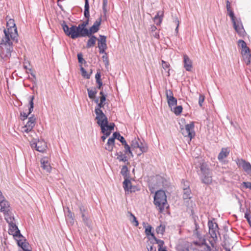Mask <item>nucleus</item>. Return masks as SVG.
Wrapping results in <instances>:
<instances>
[{"label": "nucleus", "mask_w": 251, "mask_h": 251, "mask_svg": "<svg viewBox=\"0 0 251 251\" xmlns=\"http://www.w3.org/2000/svg\"><path fill=\"white\" fill-rule=\"evenodd\" d=\"M153 203L155 205L158 207L160 212H162L167 203V196L164 191L160 190L156 192Z\"/></svg>", "instance_id": "nucleus-2"}, {"label": "nucleus", "mask_w": 251, "mask_h": 251, "mask_svg": "<svg viewBox=\"0 0 251 251\" xmlns=\"http://www.w3.org/2000/svg\"><path fill=\"white\" fill-rule=\"evenodd\" d=\"M186 188L183 187V198L184 200L190 199L192 198L191 191L189 188V182H186Z\"/></svg>", "instance_id": "nucleus-22"}, {"label": "nucleus", "mask_w": 251, "mask_h": 251, "mask_svg": "<svg viewBox=\"0 0 251 251\" xmlns=\"http://www.w3.org/2000/svg\"><path fill=\"white\" fill-rule=\"evenodd\" d=\"M174 108V112L176 115H179L182 111L183 108L181 105H179L177 106H174L173 107Z\"/></svg>", "instance_id": "nucleus-42"}, {"label": "nucleus", "mask_w": 251, "mask_h": 251, "mask_svg": "<svg viewBox=\"0 0 251 251\" xmlns=\"http://www.w3.org/2000/svg\"><path fill=\"white\" fill-rule=\"evenodd\" d=\"M233 24V27L235 29V30H236V31L239 34H241L242 32V30H243V27L242 25H241V26L239 25L238 24H237L236 23V22H234L232 23Z\"/></svg>", "instance_id": "nucleus-38"}, {"label": "nucleus", "mask_w": 251, "mask_h": 251, "mask_svg": "<svg viewBox=\"0 0 251 251\" xmlns=\"http://www.w3.org/2000/svg\"><path fill=\"white\" fill-rule=\"evenodd\" d=\"M114 136H115V138L118 140L124 146L125 148V152L126 154H129L131 156L133 157V154L131 150L130 147L127 144L126 141L124 137L120 135L119 132H115Z\"/></svg>", "instance_id": "nucleus-6"}, {"label": "nucleus", "mask_w": 251, "mask_h": 251, "mask_svg": "<svg viewBox=\"0 0 251 251\" xmlns=\"http://www.w3.org/2000/svg\"><path fill=\"white\" fill-rule=\"evenodd\" d=\"M115 136H114V132L113 133L112 137L109 138L105 145V149L109 151H112L113 147L115 146Z\"/></svg>", "instance_id": "nucleus-18"}, {"label": "nucleus", "mask_w": 251, "mask_h": 251, "mask_svg": "<svg viewBox=\"0 0 251 251\" xmlns=\"http://www.w3.org/2000/svg\"><path fill=\"white\" fill-rule=\"evenodd\" d=\"M100 128H101V131L103 134L101 137V139H102L103 142H104L106 138L110 135L111 132L106 131V130H105L104 127H100Z\"/></svg>", "instance_id": "nucleus-37"}, {"label": "nucleus", "mask_w": 251, "mask_h": 251, "mask_svg": "<svg viewBox=\"0 0 251 251\" xmlns=\"http://www.w3.org/2000/svg\"><path fill=\"white\" fill-rule=\"evenodd\" d=\"M90 38L87 41L86 44L87 48H90L94 47L96 44V41L97 40V38L95 35H91L89 37Z\"/></svg>", "instance_id": "nucleus-26"}, {"label": "nucleus", "mask_w": 251, "mask_h": 251, "mask_svg": "<svg viewBox=\"0 0 251 251\" xmlns=\"http://www.w3.org/2000/svg\"><path fill=\"white\" fill-rule=\"evenodd\" d=\"M238 44L239 47L242 49V53L245 52V53L249 52L250 50V48L247 47L246 43L243 40H239L238 41Z\"/></svg>", "instance_id": "nucleus-28"}, {"label": "nucleus", "mask_w": 251, "mask_h": 251, "mask_svg": "<svg viewBox=\"0 0 251 251\" xmlns=\"http://www.w3.org/2000/svg\"><path fill=\"white\" fill-rule=\"evenodd\" d=\"M98 41V47H107L106 44V37L104 35H100Z\"/></svg>", "instance_id": "nucleus-24"}, {"label": "nucleus", "mask_w": 251, "mask_h": 251, "mask_svg": "<svg viewBox=\"0 0 251 251\" xmlns=\"http://www.w3.org/2000/svg\"><path fill=\"white\" fill-rule=\"evenodd\" d=\"M7 29H4V36L5 34L8 36V37L11 38L13 41L17 42L18 39L17 38L18 36V32L16 25L14 23L13 19H9L6 24Z\"/></svg>", "instance_id": "nucleus-3"}, {"label": "nucleus", "mask_w": 251, "mask_h": 251, "mask_svg": "<svg viewBox=\"0 0 251 251\" xmlns=\"http://www.w3.org/2000/svg\"><path fill=\"white\" fill-rule=\"evenodd\" d=\"M77 56L79 63L82 64L83 62H86L85 60L83 58V55L81 53H78Z\"/></svg>", "instance_id": "nucleus-56"}, {"label": "nucleus", "mask_w": 251, "mask_h": 251, "mask_svg": "<svg viewBox=\"0 0 251 251\" xmlns=\"http://www.w3.org/2000/svg\"><path fill=\"white\" fill-rule=\"evenodd\" d=\"M30 146L32 149H35L36 151L41 152L46 151L47 147L46 143L44 141L39 140L37 142L32 141L30 142Z\"/></svg>", "instance_id": "nucleus-9"}, {"label": "nucleus", "mask_w": 251, "mask_h": 251, "mask_svg": "<svg viewBox=\"0 0 251 251\" xmlns=\"http://www.w3.org/2000/svg\"><path fill=\"white\" fill-rule=\"evenodd\" d=\"M28 247L29 243L26 241L25 239L24 241V244H23L21 248L24 251H26V250H30L28 249Z\"/></svg>", "instance_id": "nucleus-53"}, {"label": "nucleus", "mask_w": 251, "mask_h": 251, "mask_svg": "<svg viewBox=\"0 0 251 251\" xmlns=\"http://www.w3.org/2000/svg\"><path fill=\"white\" fill-rule=\"evenodd\" d=\"M36 118L34 115H32L28 118V121L25 125L23 127V132L28 133L31 132L33 128L35 125Z\"/></svg>", "instance_id": "nucleus-11"}, {"label": "nucleus", "mask_w": 251, "mask_h": 251, "mask_svg": "<svg viewBox=\"0 0 251 251\" xmlns=\"http://www.w3.org/2000/svg\"><path fill=\"white\" fill-rule=\"evenodd\" d=\"M115 127V124L114 123H110L109 124V123L106 125L104 126V128L106 131H111L114 129Z\"/></svg>", "instance_id": "nucleus-43"}, {"label": "nucleus", "mask_w": 251, "mask_h": 251, "mask_svg": "<svg viewBox=\"0 0 251 251\" xmlns=\"http://www.w3.org/2000/svg\"><path fill=\"white\" fill-rule=\"evenodd\" d=\"M227 12H228V15H229V16L230 17V18L231 19L232 23L235 22L236 21V17L234 15V12L232 10H230L229 11H227Z\"/></svg>", "instance_id": "nucleus-50"}, {"label": "nucleus", "mask_w": 251, "mask_h": 251, "mask_svg": "<svg viewBox=\"0 0 251 251\" xmlns=\"http://www.w3.org/2000/svg\"><path fill=\"white\" fill-rule=\"evenodd\" d=\"M204 100V96L202 95H200L199 99V104L200 106H202V103Z\"/></svg>", "instance_id": "nucleus-60"}, {"label": "nucleus", "mask_w": 251, "mask_h": 251, "mask_svg": "<svg viewBox=\"0 0 251 251\" xmlns=\"http://www.w3.org/2000/svg\"><path fill=\"white\" fill-rule=\"evenodd\" d=\"M5 219L9 225L12 224V223H14L13 222V220H14V217L6 215L5 216Z\"/></svg>", "instance_id": "nucleus-55"}, {"label": "nucleus", "mask_w": 251, "mask_h": 251, "mask_svg": "<svg viewBox=\"0 0 251 251\" xmlns=\"http://www.w3.org/2000/svg\"><path fill=\"white\" fill-rule=\"evenodd\" d=\"M8 233L9 234L12 235L15 237H18L19 238H24V236L21 234L20 230L19 229L15 223L9 225Z\"/></svg>", "instance_id": "nucleus-13"}, {"label": "nucleus", "mask_w": 251, "mask_h": 251, "mask_svg": "<svg viewBox=\"0 0 251 251\" xmlns=\"http://www.w3.org/2000/svg\"><path fill=\"white\" fill-rule=\"evenodd\" d=\"M61 25L65 34L67 36L70 37L73 39H75V36L77 35L75 33L77 28L76 25H71V26L69 27L65 21L62 22Z\"/></svg>", "instance_id": "nucleus-4"}, {"label": "nucleus", "mask_w": 251, "mask_h": 251, "mask_svg": "<svg viewBox=\"0 0 251 251\" xmlns=\"http://www.w3.org/2000/svg\"><path fill=\"white\" fill-rule=\"evenodd\" d=\"M185 130H187V132H191L192 135L194 137L195 135V132L194 131V124L193 122H191L189 124H186L185 127H183Z\"/></svg>", "instance_id": "nucleus-27"}, {"label": "nucleus", "mask_w": 251, "mask_h": 251, "mask_svg": "<svg viewBox=\"0 0 251 251\" xmlns=\"http://www.w3.org/2000/svg\"><path fill=\"white\" fill-rule=\"evenodd\" d=\"M9 207V204L8 201L4 199L0 201V211L3 213L4 216H9V212L10 211Z\"/></svg>", "instance_id": "nucleus-15"}, {"label": "nucleus", "mask_w": 251, "mask_h": 251, "mask_svg": "<svg viewBox=\"0 0 251 251\" xmlns=\"http://www.w3.org/2000/svg\"><path fill=\"white\" fill-rule=\"evenodd\" d=\"M101 16L94 23L93 25L100 28L101 23Z\"/></svg>", "instance_id": "nucleus-58"}, {"label": "nucleus", "mask_w": 251, "mask_h": 251, "mask_svg": "<svg viewBox=\"0 0 251 251\" xmlns=\"http://www.w3.org/2000/svg\"><path fill=\"white\" fill-rule=\"evenodd\" d=\"M180 132L184 137H188V138H189L190 141H191L192 139L194 137L192 135L191 132L188 133V132H187V130H185V129L183 127H180Z\"/></svg>", "instance_id": "nucleus-39"}, {"label": "nucleus", "mask_w": 251, "mask_h": 251, "mask_svg": "<svg viewBox=\"0 0 251 251\" xmlns=\"http://www.w3.org/2000/svg\"><path fill=\"white\" fill-rule=\"evenodd\" d=\"M79 212L81 215L86 214L89 212L88 209L82 205L79 206Z\"/></svg>", "instance_id": "nucleus-46"}, {"label": "nucleus", "mask_w": 251, "mask_h": 251, "mask_svg": "<svg viewBox=\"0 0 251 251\" xmlns=\"http://www.w3.org/2000/svg\"><path fill=\"white\" fill-rule=\"evenodd\" d=\"M174 22L176 24V27L175 29V31L176 33L178 32V26H179V21H178V19L177 18V17H174Z\"/></svg>", "instance_id": "nucleus-59"}, {"label": "nucleus", "mask_w": 251, "mask_h": 251, "mask_svg": "<svg viewBox=\"0 0 251 251\" xmlns=\"http://www.w3.org/2000/svg\"><path fill=\"white\" fill-rule=\"evenodd\" d=\"M229 153V150L228 148H222L221 151L218 154V159L220 161L223 160V159L226 158Z\"/></svg>", "instance_id": "nucleus-23"}, {"label": "nucleus", "mask_w": 251, "mask_h": 251, "mask_svg": "<svg viewBox=\"0 0 251 251\" xmlns=\"http://www.w3.org/2000/svg\"><path fill=\"white\" fill-rule=\"evenodd\" d=\"M140 139L138 138H134L132 141L131 143V147L133 150L134 149L139 148L140 144Z\"/></svg>", "instance_id": "nucleus-36"}, {"label": "nucleus", "mask_w": 251, "mask_h": 251, "mask_svg": "<svg viewBox=\"0 0 251 251\" xmlns=\"http://www.w3.org/2000/svg\"><path fill=\"white\" fill-rule=\"evenodd\" d=\"M82 220H83V222L84 224L85 225V226H86L89 228L91 227V220L90 219L89 216L87 217V218H85L83 219Z\"/></svg>", "instance_id": "nucleus-49"}, {"label": "nucleus", "mask_w": 251, "mask_h": 251, "mask_svg": "<svg viewBox=\"0 0 251 251\" xmlns=\"http://www.w3.org/2000/svg\"><path fill=\"white\" fill-rule=\"evenodd\" d=\"M102 11L104 15H106V13L107 11V5L108 2V0H102Z\"/></svg>", "instance_id": "nucleus-51"}, {"label": "nucleus", "mask_w": 251, "mask_h": 251, "mask_svg": "<svg viewBox=\"0 0 251 251\" xmlns=\"http://www.w3.org/2000/svg\"><path fill=\"white\" fill-rule=\"evenodd\" d=\"M153 239L155 241V243L158 244V248L164 247V241L157 239L155 236H153Z\"/></svg>", "instance_id": "nucleus-41"}, {"label": "nucleus", "mask_w": 251, "mask_h": 251, "mask_svg": "<svg viewBox=\"0 0 251 251\" xmlns=\"http://www.w3.org/2000/svg\"><path fill=\"white\" fill-rule=\"evenodd\" d=\"M199 251H212V250L209 245L205 244L202 247V249H201V250H199ZM214 251H218V250L215 249Z\"/></svg>", "instance_id": "nucleus-54"}, {"label": "nucleus", "mask_w": 251, "mask_h": 251, "mask_svg": "<svg viewBox=\"0 0 251 251\" xmlns=\"http://www.w3.org/2000/svg\"><path fill=\"white\" fill-rule=\"evenodd\" d=\"M80 71L81 72V75L84 78H86L87 79H89L90 77V74H88V73L87 72L86 70L83 68L82 67H81Z\"/></svg>", "instance_id": "nucleus-44"}, {"label": "nucleus", "mask_w": 251, "mask_h": 251, "mask_svg": "<svg viewBox=\"0 0 251 251\" xmlns=\"http://www.w3.org/2000/svg\"><path fill=\"white\" fill-rule=\"evenodd\" d=\"M201 182L205 184H210L212 181V172L199 174Z\"/></svg>", "instance_id": "nucleus-17"}, {"label": "nucleus", "mask_w": 251, "mask_h": 251, "mask_svg": "<svg viewBox=\"0 0 251 251\" xmlns=\"http://www.w3.org/2000/svg\"><path fill=\"white\" fill-rule=\"evenodd\" d=\"M96 117L95 119L97 120V124L100 127H104L108 124V119L103 111L95 112Z\"/></svg>", "instance_id": "nucleus-8"}, {"label": "nucleus", "mask_w": 251, "mask_h": 251, "mask_svg": "<svg viewBox=\"0 0 251 251\" xmlns=\"http://www.w3.org/2000/svg\"><path fill=\"white\" fill-rule=\"evenodd\" d=\"M129 213H130V216L133 218V220L131 221V222L132 223H134V226H138V225H139V223H138V221L137 220L136 218L135 217V216L132 213H131V212H129Z\"/></svg>", "instance_id": "nucleus-57"}, {"label": "nucleus", "mask_w": 251, "mask_h": 251, "mask_svg": "<svg viewBox=\"0 0 251 251\" xmlns=\"http://www.w3.org/2000/svg\"><path fill=\"white\" fill-rule=\"evenodd\" d=\"M165 231V226L164 225H160L157 226L156 228V232L157 234L163 235Z\"/></svg>", "instance_id": "nucleus-40"}, {"label": "nucleus", "mask_w": 251, "mask_h": 251, "mask_svg": "<svg viewBox=\"0 0 251 251\" xmlns=\"http://www.w3.org/2000/svg\"><path fill=\"white\" fill-rule=\"evenodd\" d=\"M120 173L124 179L130 178L129 171L126 165H124L122 167Z\"/></svg>", "instance_id": "nucleus-29"}, {"label": "nucleus", "mask_w": 251, "mask_h": 251, "mask_svg": "<svg viewBox=\"0 0 251 251\" xmlns=\"http://www.w3.org/2000/svg\"><path fill=\"white\" fill-rule=\"evenodd\" d=\"M245 218L247 219L248 223L250 225V226H251V216L250 214L248 213L247 212H246L245 214Z\"/></svg>", "instance_id": "nucleus-62"}, {"label": "nucleus", "mask_w": 251, "mask_h": 251, "mask_svg": "<svg viewBox=\"0 0 251 251\" xmlns=\"http://www.w3.org/2000/svg\"><path fill=\"white\" fill-rule=\"evenodd\" d=\"M184 67L186 71H191L192 68V62L187 55L183 56Z\"/></svg>", "instance_id": "nucleus-19"}, {"label": "nucleus", "mask_w": 251, "mask_h": 251, "mask_svg": "<svg viewBox=\"0 0 251 251\" xmlns=\"http://www.w3.org/2000/svg\"><path fill=\"white\" fill-rule=\"evenodd\" d=\"M11 38L8 37L6 33L0 43V56L1 59L7 60L11 56L13 50V44Z\"/></svg>", "instance_id": "nucleus-1"}, {"label": "nucleus", "mask_w": 251, "mask_h": 251, "mask_svg": "<svg viewBox=\"0 0 251 251\" xmlns=\"http://www.w3.org/2000/svg\"><path fill=\"white\" fill-rule=\"evenodd\" d=\"M198 166L200 168L201 171V173H199V174H206L211 172L209 168L208 165L203 159H201L199 160Z\"/></svg>", "instance_id": "nucleus-14"}, {"label": "nucleus", "mask_w": 251, "mask_h": 251, "mask_svg": "<svg viewBox=\"0 0 251 251\" xmlns=\"http://www.w3.org/2000/svg\"><path fill=\"white\" fill-rule=\"evenodd\" d=\"M242 184L245 188L251 189V182L248 181L243 182Z\"/></svg>", "instance_id": "nucleus-63"}, {"label": "nucleus", "mask_w": 251, "mask_h": 251, "mask_svg": "<svg viewBox=\"0 0 251 251\" xmlns=\"http://www.w3.org/2000/svg\"><path fill=\"white\" fill-rule=\"evenodd\" d=\"M164 16V12L163 11H159L157 12V14L154 17V21L156 22L158 19H159L161 17L163 18Z\"/></svg>", "instance_id": "nucleus-48"}, {"label": "nucleus", "mask_w": 251, "mask_h": 251, "mask_svg": "<svg viewBox=\"0 0 251 251\" xmlns=\"http://www.w3.org/2000/svg\"><path fill=\"white\" fill-rule=\"evenodd\" d=\"M162 67L163 68V69L164 70H166L167 69H168L170 66V64L168 63H167L163 60H162Z\"/></svg>", "instance_id": "nucleus-64"}, {"label": "nucleus", "mask_w": 251, "mask_h": 251, "mask_svg": "<svg viewBox=\"0 0 251 251\" xmlns=\"http://www.w3.org/2000/svg\"><path fill=\"white\" fill-rule=\"evenodd\" d=\"M235 161L239 168H242L248 175H251V164L250 162L240 158H237Z\"/></svg>", "instance_id": "nucleus-7"}, {"label": "nucleus", "mask_w": 251, "mask_h": 251, "mask_svg": "<svg viewBox=\"0 0 251 251\" xmlns=\"http://www.w3.org/2000/svg\"><path fill=\"white\" fill-rule=\"evenodd\" d=\"M84 16L86 18H87V19L89 20L90 14H89V4L88 0H85Z\"/></svg>", "instance_id": "nucleus-31"}, {"label": "nucleus", "mask_w": 251, "mask_h": 251, "mask_svg": "<svg viewBox=\"0 0 251 251\" xmlns=\"http://www.w3.org/2000/svg\"><path fill=\"white\" fill-rule=\"evenodd\" d=\"M102 58L103 59V62L105 63V66L106 67L107 66H108L109 61H108V58L107 55H103L102 56Z\"/></svg>", "instance_id": "nucleus-61"}, {"label": "nucleus", "mask_w": 251, "mask_h": 251, "mask_svg": "<svg viewBox=\"0 0 251 251\" xmlns=\"http://www.w3.org/2000/svg\"><path fill=\"white\" fill-rule=\"evenodd\" d=\"M139 149H140V152L137 153L138 156L141 155L144 152H146L148 150L147 145L142 142H140Z\"/></svg>", "instance_id": "nucleus-34"}, {"label": "nucleus", "mask_w": 251, "mask_h": 251, "mask_svg": "<svg viewBox=\"0 0 251 251\" xmlns=\"http://www.w3.org/2000/svg\"><path fill=\"white\" fill-rule=\"evenodd\" d=\"M208 226L209 228V233L214 241H216L218 239L217 234H219V227L218 224L213 222L212 220L208 221Z\"/></svg>", "instance_id": "nucleus-5"}, {"label": "nucleus", "mask_w": 251, "mask_h": 251, "mask_svg": "<svg viewBox=\"0 0 251 251\" xmlns=\"http://www.w3.org/2000/svg\"><path fill=\"white\" fill-rule=\"evenodd\" d=\"M100 102H102L104 104H106L105 101H106V96L104 94L103 91H100Z\"/></svg>", "instance_id": "nucleus-47"}, {"label": "nucleus", "mask_w": 251, "mask_h": 251, "mask_svg": "<svg viewBox=\"0 0 251 251\" xmlns=\"http://www.w3.org/2000/svg\"><path fill=\"white\" fill-rule=\"evenodd\" d=\"M88 97L90 99L96 98V94H97V90L96 87H92L91 88H87Z\"/></svg>", "instance_id": "nucleus-25"}, {"label": "nucleus", "mask_w": 251, "mask_h": 251, "mask_svg": "<svg viewBox=\"0 0 251 251\" xmlns=\"http://www.w3.org/2000/svg\"><path fill=\"white\" fill-rule=\"evenodd\" d=\"M100 29V28L93 25L89 29H88V37H90V36L93 35V34H94L97 32Z\"/></svg>", "instance_id": "nucleus-35"}, {"label": "nucleus", "mask_w": 251, "mask_h": 251, "mask_svg": "<svg viewBox=\"0 0 251 251\" xmlns=\"http://www.w3.org/2000/svg\"><path fill=\"white\" fill-rule=\"evenodd\" d=\"M77 28L76 29V32L75 33L77 35L76 36H75V39L79 38V37H88V29H83L79 26H76Z\"/></svg>", "instance_id": "nucleus-20"}, {"label": "nucleus", "mask_w": 251, "mask_h": 251, "mask_svg": "<svg viewBox=\"0 0 251 251\" xmlns=\"http://www.w3.org/2000/svg\"><path fill=\"white\" fill-rule=\"evenodd\" d=\"M105 104L100 102L99 103H97V106L95 107V112H97L99 111H102L101 110V108L104 107V106Z\"/></svg>", "instance_id": "nucleus-45"}, {"label": "nucleus", "mask_w": 251, "mask_h": 251, "mask_svg": "<svg viewBox=\"0 0 251 251\" xmlns=\"http://www.w3.org/2000/svg\"><path fill=\"white\" fill-rule=\"evenodd\" d=\"M146 224L145 223H143V226L144 227H146L145 233L147 236H151L153 238V236H155L154 234L151 232L152 226L151 225H148L147 226H146Z\"/></svg>", "instance_id": "nucleus-32"}, {"label": "nucleus", "mask_w": 251, "mask_h": 251, "mask_svg": "<svg viewBox=\"0 0 251 251\" xmlns=\"http://www.w3.org/2000/svg\"><path fill=\"white\" fill-rule=\"evenodd\" d=\"M124 181L123 182V188L126 192V191H129V189L130 187L131 186V182L129 179V178L124 179Z\"/></svg>", "instance_id": "nucleus-33"}, {"label": "nucleus", "mask_w": 251, "mask_h": 251, "mask_svg": "<svg viewBox=\"0 0 251 251\" xmlns=\"http://www.w3.org/2000/svg\"><path fill=\"white\" fill-rule=\"evenodd\" d=\"M67 212L66 214V220L70 225L73 226L75 223L74 214L71 212L68 207H67Z\"/></svg>", "instance_id": "nucleus-21"}, {"label": "nucleus", "mask_w": 251, "mask_h": 251, "mask_svg": "<svg viewBox=\"0 0 251 251\" xmlns=\"http://www.w3.org/2000/svg\"><path fill=\"white\" fill-rule=\"evenodd\" d=\"M166 95L169 106L172 109L173 107L177 104V100L173 96V92L171 90H166Z\"/></svg>", "instance_id": "nucleus-12"}, {"label": "nucleus", "mask_w": 251, "mask_h": 251, "mask_svg": "<svg viewBox=\"0 0 251 251\" xmlns=\"http://www.w3.org/2000/svg\"><path fill=\"white\" fill-rule=\"evenodd\" d=\"M245 53V52L242 53L244 58L245 62L247 65H249L251 63V50H250L249 52Z\"/></svg>", "instance_id": "nucleus-30"}, {"label": "nucleus", "mask_w": 251, "mask_h": 251, "mask_svg": "<svg viewBox=\"0 0 251 251\" xmlns=\"http://www.w3.org/2000/svg\"><path fill=\"white\" fill-rule=\"evenodd\" d=\"M41 167L46 171L47 173H50L51 170V167L49 162V158L47 157H44L41 158L40 160Z\"/></svg>", "instance_id": "nucleus-16"}, {"label": "nucleus", "mask_w": 251, "mask_h": 251, "mask_svg": "<svg viewBox=\"0 0 251 251\" xmlns=\"http://www.w3.org/2000/svg\"><path fill=\"white\" fill-rule=\"evenodd\" d=\"M29 99V102H28V112L27 113H26L24 112H21L20 113V117L21 120L22 121H24L26 120L28 116L32 113L34 108V102L33 100L34 99V96H30L28 98Z\"/></svg>", "instance_id": "nucleus-10"}, {"label": "nucleus", "mask_w": 251, "mask_h": 251, "mask_svg": "<svg viewBox=\"0 0 251 251\" xmlns=\"http://www.w3.org/2000/svg\"><path fill=\"white\" fill-rule=\"evenodd\" d=\"M89 20L87 19L85 21L83 22L82 23L78 25V26L83 28V29H87L86 28L87 25L89 24Z\"/></svg>", "instance_id": "nucleus-52"}]
</instances>
